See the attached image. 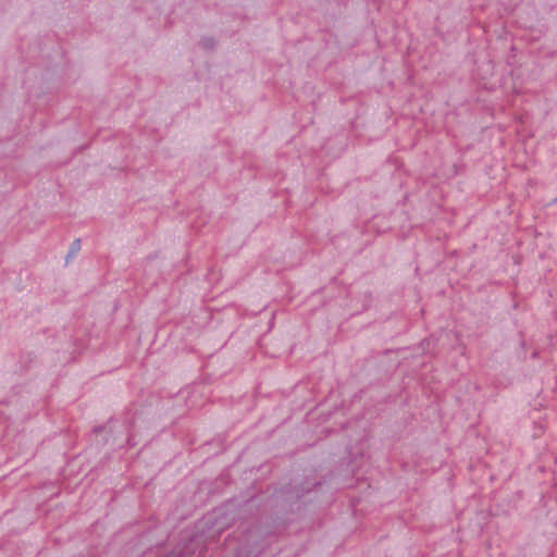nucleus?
<instances>
[{"label": "nucleus", "instance_id": "nucleus-1", "mask_svg": "<svg viewBox=\"0 0 557 557\" xmlns=\"http://www.w3.org/2000/svg\"><path fill=\"white\" fill-rule=\"evenodd\" d=\"M82 248V242H81V238H76L72 242L71 246H70V249H69V252H67V256H66V261L72 258V257H75L79 250Z\"/></svg>", "mask_w": 557, "mask_h": 557}, {"label": "nucleus", "instance_id": "nucleus-2", "mask_svg": "<svg viewBox=\"0 0 557 557\" xmlns=\"http://www.w3.org/2000/svg\"><path fill=\"white\" fill-rule=\"evenodd\" d=\"M199 45L203 50H213L216 46V41L213 37H202Z\"/></svg>", "mask_w": 557, "mask_h": 557}, {"label": "nucleus", "instance_id": "nucleus-3", "mask_svg": "<svg viewBox=\"0 0 557 557\" xmlns=\"http://www.w3.org/2000/svg\"><path fill=\"white\" fill-rule=\"evenodd\" d=\"M286 499L287 500H293V495L295 494V499L298 500L302 494L299 493V490L298 488H294V490H290L289 487L286 490Z\"/></svg>", "mask_w": 557, "mask_h": 557}, {"label": "nucleus", "instance_id": "nucleus-4", "mask_svg": "<svg viewBox=\"0 0 557 557\" xmlns=\"http://www.w3.org/2000/svg\"><path fill=\"white\" fill-rule=\"evenodd\" d=\"M103 429H104L103 426H96V428H94V432L95 433H100V432L103 431Z\"/></svg>", "mask_w": 557, "mask_h": 557}, {"label": "nucleus", "instance_id": "nucleus-5", "mask_svg": "<svg viewBox=\"0 0 557 557\" xmlns=\"http://www.w3.org/2000/svg\"><path fill=\"white\" fill-rule=\"evenodd\" d=\"M556 203H557V197H556V198H554V199L549 202V205H556Z\"/></svg>", "mask_w": 557, "mask_h": 557}, {"label": "nucleus", "instance_id": "nucleus-6", "mask_svg": "<svg viewBox=\"0 0 557 557\" xmlns=\"http://www.w3.org/2000/svg\"><path fill=\"white\" fill-rule=\"evenodd\" d=\"M261 550H262V548L257 549V550L255 552V557H256L258 554H260V553H261Z\"/></svg>", "mask_w": 557, "mask_h": 557}]
</instances>
